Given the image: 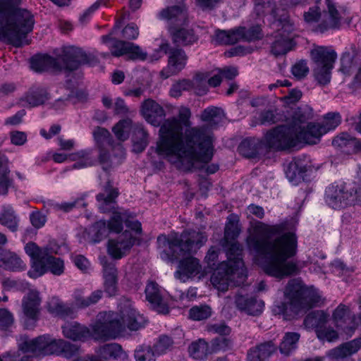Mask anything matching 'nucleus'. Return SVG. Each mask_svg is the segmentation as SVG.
Segmentation results:
<instances>
[{
  "mask_svg": "<svg viewBox=\"0 0 361 361\" xmlns=\"http://www.w3.org/2000/svg\"><path fill=\"white\" fill-rule=\"evenodd\" d=\"M145 121L154 126H159L157 153L182 170L200 167L212 158L214 146L210 131L204 127L192 128L189 108H178V118L164 121L166 116L163 107L152 99L145 100L141 106Z\"/></svg>",
  "mask_w": 361,
  "mask_h": 361,
  "instance_id": "nucleus-1",
  "label": "nucleus"
},
{
  "mask_svg": "<svg viewBox=\"0 0 361 361\" xmlns=\"http://www.w3.org/2000/svg\"><path fill=\"white\" fill-rule=\"evenodd\" d=\"M281 225L256 223L247 238V245L257 254L255 262L266 274L276 278H283L295 274L296 264L288 259L296 252L297 240L293 232L285 233L271 239L281 231Z\"/></svg>",
  "mask_w": 361,
  "mask_h": 361,
  "instance_id": "nucleus-2",
  "label": "nucleus"
},
{
  "mask_svg": "<svg viewBox=\"0 0 361 361\" xmlns=\"http://www.w3.org/2000/svg\"><path fill=\"white\" fill-rule=\"evenodd\" d=\"M145 324L144 317L140 314L131 303L127 302L121 307L120 314L113 312L99 313L90 329L77 322H66L62 326V332L65 337L73 341H85L92 339L104 342L115 339L126 329L137 331Z\"/></svg>",
  "mask_w": 361,
  "mask_h": 361,
  "instance_id": "nucleus-3",
  "label": "nucleus"
},
{
  "mask_svg": "<svg viewBox=\"0 0 361 361\" xmlns=\"http://www.w3.org/2000/svg\"><path fill=\"white\" fill-rule=\"evenodd\" d=\"M123 222L127 228L125 231L116 238L110 239L108 243V253L114 259L122 258L136 243L138 235L141 233L140 223L134 219L129 211L118 209L113 211L107 222L99 221L91 228L92 240L97 243L110 233H120L123 228Z\"/></svg>",
  "mask_w": 361,
  "mask_h": 361,
  "instance_id": "nucleus-4",
  "label": "nucleus"
},
{
  "mask_svg": "<svg viewBox=\"0 0 361 361\" xmlns=\"http://www.w3.org/2000/svg\"><path fill=\"white\" fill-rule=\"evenodd\" d=\"M240 233L238 219L230 215L225 227L224 239L227 250L228 261L223 262L214 270L211 276V283L219 291L228 290L231 283L240 286L244 283L246 270L242 259V247L235 240Z\"/></svg>",
  "mask_w": 361,
  "mask_h": 361,
  "instance_id": "nucleus-5",
  "label": "nucleus"
},
{
  "mask_svg": "<svg viewBox=\"0 0 361 361\" xmlns=\"http://www.w3.org/2000/svg\"><path fill=\"white\" fill-rule=\"evenodd\" d=\"M21 0H0V40L16 47L21 46L22 39L33 28L32 13L19 8Z\"/></svg>",
  "mask_w": 361,
  "mask_h": 361,
  "instance_id": "nucleus-6",
  "label": "nucleus"
},
{
  "mask_svg": "<svg viewBox=\"0 0 361 361\" xmlns=\"http://www.w3.org/2000/svg\"><path fill=\"white\" fill-rule=\"evenodd\" d=\"M20 353L7 355L0 357V361H31L27 353L35 355H62L71 357L79 351L78 346L62 339H55L49 335H42L35 338L21 336L18 341Z\"/></svg>",
  "mask_w": 361,
  "mask_h": 361,
  "instance_id": "nucleus-7",
  "label": "nucleus"
},
{
  "mask_svg": "<svg viewBox=\"0 0 361 361\" xmlns=\"http://www.w3.org/2000/svg\"><path fill=\"white\" fill-rule=\"evenodd\" d=\"M305 121L296 120L291 126H280L269 130L263 140L257 144L255 139H246L242 142L239 148L240 152L247 147H262L274 150H284L296 147L300 143L305 142L306 136Z\"/></svg>",
  "mask_w": 361,
  "mask_h": 361,
  "instance_id": "nucleus-8",
  "label": "nucleus"
},
{
  "mask_svg": "<svg viewBox=\"0 0 361 361\" xmlns=\"http://www.w3.org/2000/svg\"><path fill=\"white\" fill-rule=\"evenodd\" d=\"M284 302H275L273 311L288 319L298 314L300 309L317 305L321 302L319 290L313 287L304 286L299 279L290 280L284 291Z\"/></svg>",
  "mask_w": 361,
  "mask_h": 361,
  "instance_id": "nucleus-9",
  "label": "nucleus"
},
{
  "mask_svg": "<svg viewBox=\"0 0 361 361\" xmlns=\"http://www.w3.org/2000/svg\"><path fill=\"white\" fill-rule=\"evenodd\" d=\"M206 240L207 236L203 233L195 231H185L180 235L173 232L169 235H159L157 238L160 257L166 262L195 252Z\"/></svg>",
  "mask_w": 361,
  "mask_h": 361,
  "instance_id": "nucleus-10",
  "label": "nucleus"
},
{
  "mask_svg": "<svg viewBox=\"0 0 361 361\" xmlns=\"http://www.w3.org/2000/svg\"><path fill=\"white\" fill-rule=\"evenodd\" d=\"M25 251L31 260V269L27 273L30 278H38L47 271L54 275L63 272V261L52 256V254L62 253L61 247L50 244L49 247L41 248L34 243H29L25 246Z\"/></svg>",
  "mask_w": 361,
  "mask_h": 361,
  "instance_id": "nucleus-11",
  "label": "nucleus"
},
{
  "mask_svg": "<svg viewBox=\"0 0 361 361\" xmlns=\"http://www.w3.org/2000/svg\"><path fill=\"white\" fill-rule=\"evenodd\" d=\"M91 56L82 49L73 46L65 47L62 56L58 59L48 55H38L32 58V69L40 72L47 70L59 71L62 69L74 70L80 65L90 63Z\"/></svg>",
  "mask_w": 361,
  "mask_h": 361,
  "instance_id": "nucleus-12",
  "label": "nucleus"
},
{
  "mask_svg": "<svg viewBox=\"0 0 361 361\" xmlns=\"http://www.w3.org/2000/svg\"><path fill=\"white\" fill-rule=\"evenodd\" d=\"M202 35L207 34L212 37V42L215 44H231L243 39L253 41L262 37L261 29L259 26L252 27L248 30L245 27L226 32L224 30H214L212 27H207Z\"/></svg>",
  "mask_w": 361,
  "mask_h": 361,
  "instance_id": "nucleus-13",
  "label": "nucleus"
},
{
  "mask_svg": "<svg viewBox=\"0 0 361 361\" xmlns=\"http://www.w3.org/2000/svg\"><path fill=\"white\" fill-rule=\"evenodd\" d=\"M315 63L314 76L321 85H326L331 79V71L336 59V52L331 48L317 47L311 51Z\"/></svg>",
  "mask_w": 361,
  "mask_h": 361,
  "instance_id": "nucleus-14",
  "label": "nucleus"
},
{
  "mask_svg": "<svg viewBox=\"0 0 361 361\" xmlns=\"http://www.w3.org/2000/svg\"><path fill=\"white\" fill-rule=\"evenodd\" d=\"M276 23L278 30L270 39L271 52L275 56L283 55L294 47V25L289 18L279 20Z\"/></svg>",
  "mask_w": 361,
  "mask_h": 361,
  "instance_id": "nucleus-15",
  "label": "nucleus"
},
{
  "mask_svg": "<svg viewBox=\"0 0 361 361\" xmlns=\"http://www.w3.org/2000/svg\"><path fill=\"white\" fill-rule=\"evenodd\" d=\"M164 54H168L169 59L167 66L161 71L163 78L176 75L185 67L188 57L183 49L171 48L168 43H162L156 54L152 56V59L157 60Z\"/></svg>",
  "mask_w": 361,
  "mask_h": 361,
  "instance_id": "nucleus-16",
  "label": "nucleus"
},
{
  "mask_svg": "<svg viewBox=\"0 0 361 361\" xmlns=\"http://www.w3.org/2000/svg\"><path fill=\"white\" fill-rule=\"evenodd\" d=\"M42 298L39 292L35 288L29 289L23 297L21 310L23 319L26 328H32L39 318L41 312Z\"/></svg>",
  "mask_w": 361,
  "mask_h": 361,
  "instance_id": "nucleus-17",
  "label": "nucleus"
},
{
  "mask_svg": "<svg viewBox=\"0 0 361 361\" xmlns=\"http://www.w3.org/2000/svg\"><path fill=\"white\" fill-rule=\"evenodd\" d=\"M349 190L344 183L331 184L325 191L326 202L334 209H340L357 203L355 192L353 194Z\"/></svg>",
  "mask_w": 361,
  "mask_h": 361,
  "instance_id": "nucleus-18",
  "label": "nucleus"
},
{
  "mask_svg": "<svg viewBox=\"0 0 361 361\" xmlns=\"http://www.w3.org/2000/svg\"><path fill=\"white\" fill-rule=\"evenodd\" d=\"M209 272V270L207 268L202 267L197 258L187 257L180 260L174 276L181 282L200 281L204 278Z\"/></svg>",
  "mask_w": 361,
  "mask_h": 361,
  "instance_id": "nucleus-19",
  "label": "nucleus"
},
{
  "mask_svg": "<svg viewBox=\"0 0 361 361\" xmlns=\"http://www.w3.org/2000/svg\"><path fill=\"white\" fill-rule=\"evenodd\" d=\"M341 123V116L338 113L327 114L322 125L319 123H306L305 132L306 143L315 144L323 135L330 130H334Z\"/></svg>",
  "mask_w": 361,
  "mask_h": 361,
  "instance_id": "nucleus-20",
  "label": "nucleus"
},
{
  "mask_svg": "<svg viewBox=\"0 0 361 361\" xmlns=\"http://www.w3.org/2000/svg\"><path fill=\"white\" fill-rule=\"evenodd\" d=\"M110 35L102 37L104 43H107L111 51V54L115 56L127 55L129 59L133 60H145L147 58V54L143 51L140 47L131 42H127L118 40H110Z\"/></svg>",
  "mask_w": 361,
  "mask_h": 361,
  "instance_id": "nucleus-21",
  "label": "nucleus"
},
{
  "mask_svg": "<svg viewBox=\"0 0 361 361\" xmlns=\"http://www.w3.org/2000/svg\"><path fill=\"white\" fill-rule=\"evenodd\" d=\"M161 20H166L171 27L184 25L188 22V8L185 0H176V4L162 9L158 14Z\"/></svg>",
  "mask_w": 361,
  "mask_h": 361,
  "instance_id": "nucleus-22",
  "label": "nucleus"
},
{
  "mask_svg": "<svg viewBox=\"0 0 361 361\" xmlns=\"http://www.w3.org/2000/svg\"><path fill=\"white\" fill-rule=\"evenodd\" d=\"M312 169V164L308 158L298 157L288 164L285 173L290 183L293 185H298L304 180L305 173Z\"/></svg>",
  "mask_w": 361,
  "mask_h": 361,
  "instance_id": "nucleus-23",
  "label": "nucleus"
},
{
  "mask_svg": "<svg viewBox=\"0 0 361 361\" xmlns=\"http://www.w3.org/2000/svg\"><path fill=\"white\" fill-rule=\"evenodd\" d=\"M165 291L157 283L149 281L145 288V298L151 307L157 312L166 314L168 312L166 302L164 300Z\"/></svg>",
  "mask_w": 361,
  "mask_h": 361,
  "instance_id": "nucleus-24",
  "label": "nucleus"
},
{
  "mask_svg": "<svg viewBox=\"0 0 361 361\" xmlns=\"http://www.w3.org/2000/svg\"><path fill=\"white\" fill-rule=\"evenodd\" d=\"M103 267L104 288L109 295H115L118 291V272L115 265L107 262L105 257L100 259Z\"/></svg>",
  "mask_w": 361,
  "mask_h": 361,
  "instance_id": "nucleus-25",
  "label": "nucleus"
},
{
  "mask_svg": "<svg viewBox=\"0 0 361 361\" xmlns=\"http://www.w3.org/2000/svg\"><path fill=\"white\" fill-rule=\"evenodd\" d=\"M325 3L327 11L324 15L323 24L320 25L322 31L338 27L345 15V12L342 8H337L334 0H325Z\"/></svg>",
  "mask_w": 361,
  "mask_h": 361,
  "instance_id": "nucleus-26",
  "label": "nucleus"
},
{
  "mask_svg": "<svg viewBox=\"0 0 361 361\" xmlns=\"http://www.w3.org/2000/svg\"><path fill=\"white\" fill-rule=\"evenodd\" d=\"M234 302L239 310L250 315L261 314L264 305L263 301L241 293L235 295Z\"/></svg>",
  "mask_w": 361,
  "mask_h": 361,
  "instance_id": "nucleus-27",
  "label": "nucleus"
},
{
  "mask_svg": "<svg viewBox=\"0 0 361 361\" xmlns=\"http://www.w3.org/2000/svg\"><path fill=\"white\" fill-rule=\"evenodd\" d=\"M333 319L336 327L345 334L352 335L356 324L354 318L350 316L349 310L345 305H339L333 314Z\"/></svg>",
  "mask_w": 361,
  "mask_h": 361,
  "instance_id": "nucleus-28",
  "label": "nucleus"
},
{
  "mask_svg": "<svg viewBox=\"0 0 361 361\" xmlns=\"http://www.w3.org/2000/svg\"><path fill=\"white\" fill-rule=\"evenodd\" d=\"M122 353L121 345L117 343H109L104 345L97 350V356L79 357L74 361H104L109 358H114L120 357Z\"/></svg>",
  "mask_w": 361,
  "mask_h": 361,
  "instance_id": "nucleus-29",
  "label": "nucleus"
},
{
  "mask_svg": "<svg viewBox=\"0 0 361 361\" xmlns=\"http://www.w3.org/2000/svg\"><path fill=\"white\" fill-rule=\"evenodd\" d=\"M118 192L110 182L104 186L103 192L97 195L99 208L104 212L114 209V204Z\"/></svg>",
  "mask_w": 361,
  "mask_h": 361,
  "instance_id": "nucleus-30",
  "label": "nucleus"
},
{
  "mask_svg": "<svg viewBox=\"0 0 361 361\" xmlns=\"http://www.w3.org/2000/svg\"><path fill=\"white\" fill-rule=\"evenodd\" d=\"M75 303L72 305L64 304L58 298H51L47 302V310L54 316L61 318L72 317L75 313Z\"/></svg>",
  "mask_w": 361,
  "mask_h": 361,
  "instance_id": "nucleus-31",
  "label": "nucleus"
},
{
  "mask_svg": "<svg viewBox=\"0 0 361 361\" xmlns=\"http://www.w3.org/2000/svg\"><path fill=\"white\" fill-rule=\"evenodd\" d=\"M0 263L4 269L14 272L24 271L27 267L24 261L16 253L11 251H5L1 255Z\"/></svg>",
  "mask_w": 361,
  "mask_h": 361,
  "instance_id": "nucleus-32",
  "label": "nucleus"
},
{
  "mask_svg": "<svg viewBox=\"0 0 361 361\" xmlns=\"http://www.w3.org/2000/svg\"><path fill=\"white\" fill-rule=\"evenodd\" d=\"M173 42L178 44L187 46L195 43L197 39V35L192 29L189 27H171L169 30Z\"/></svg>",
  "mask_w": 361,
  "mask_h": 361,
  "instance_id": "nucleus-33",
  "label": "nucleus"
},
{
  "mask_svg": "<svg viewBox=\"0 0 361 361\" xmlns=\"http://www.w3.org/2000/svg\"><path fill=\"white\" fill-rule=\"evenodd\" d=\"M276 350V345L271 342H266L252 348L247 352L248 361H264Z\"/></svg>",
  "mask_w": 361,
  "mask_h": 361,
  "instance_id": "nucleus-34",
  "label": "nucleus"
},
{
  "mask_svg": "<svg viewBox=\"0 0 361 361\" xmlns=\"http://www.w3.org/2000/svg\"><path fill=\"white\" fill-rule=\"evenodd\" d=\"M222 76L221 73H219V71L216 73L212 76H209L208 73H198L194 77V82L197 84L198 88V94H202L206 92L207 85L216 87L221 83Z\"/></svg>",
  "mask_w": 361,
  "mask_h": 361,
  "instance_id": "nucleus-35",
  "label": "nucleus"
},
{
  "mask_svg": "<svg viewBox=\"0 0 361 361\" xmlns=\"http://www.w3.org/2000/svg\"><path fill=\"white\" fill-rule=\"evenodd\" d=\"M19 217L11 205H4L0 212V224L11 232H16L19 226Z\"/></svg>",
  "mask_w": 361,
  "mask_h": 361,
  "instance_id": "nucleus-36",
  "label": "nucleus"
},
{
  "mask_svg": "<svg viewBox=\"0 0 361 361\" xmlns=\"http://www.w3.org/2000/svg\"><path fill=\"white\" fill-rule=\"evenodd\" d=\"M49 99L47 90L43 88L30 90L23 98V106L27 107H35L43 104Z\"/></svg>",
  "mask_w": 361,
  "mask_h": 361,
  "instance_id": "nucleus-37",
  "label": "nucleus"
},
{
  "mask_svg": "<svg viewBox=\"0 0 361 361\" xmlns=\"http://www.w3.org/2000/svg\"><path fill=\"white\" fill-rule=\"evenodd\" d=\"M90 152V150L85 149L69 154V159L75 162L73 168L81 169L92 166L93 159L91 157Z\"/></svg>",
  "mask_w": 361,
  "mask_h": 361,
  "instance_id": "nucleus-38",
  "label": "nucleus"
},
{
  "mask_svg": "<svg viewBox=\"0 0 361 361\" xmlns=\"http://www.w3.org/2000/svg\"><path fill=\"white\" fill-rule=\"evenodd\" d=\"M300 334L295 332L286 333L279 345V350L284 355H289L297 348Z\"/></svg>",
  "mask_w": 361,
  "mask_h": 361,
  "instance_id": "nucleus-39",
  "label": "nucleus"
},
{
  "mask_svg": "<svg viewBox=\"0 0 361 361\" xmlns=\"http://www.w3.org/2000/svg\"><path fill=\"white\" fill-rule=\"evenodd\" d=\"M148 144V134L141 125L135 128V133L133 137V150L139 153L142 152Z\"/></svg>",
  "mask_w": 361,
  "mask_h": 361,
  "instance_id": "nucleus-40",
  "label": "nucleus"
},
{
  "mask_svg": "<svg viewBox=\"0 0 361 361\" xmlns=\"http://www.w3.org/2000/svg\"><path fill=\"white\" fill-rule=\"evenodd\" d=\"M1 284L3 292H25L31 288V285L27 281L21 279L6 278L2 281Z\"/></svg>",
  "mask_w": 361,
  "mask_h": 361,
  "instance_id": "nucleus-41",
  "label": "nucleus"
},
{
  "mask_svg": "<svg viewBox=\"0 0 361 361\" xmlns=\"http://www.w3.org/2000/svg\"><path fill=\"white\" fill-rule=\"evenodd\" d=\"M201 118L203 121L208 122L212 127H214L223 121L224 112L220 108L211 106L204 110Z\"/></svg>",
  "mask_w": 361,
  "mask_h": 361,
  "instance_id": "nucleus-42",
  "label": "nucleus"
},
{
  "mask_svg": "<svg viewBox=\"0 0 361 361\" xmlns=\"http://www.w3.org/2000/svg\"><path fill=\"white\" fill-rule=\"evenodd\" d=\"M328 315L323 311H317L310 313L304 321L305 326L308 328L315 329L317 332L319 326H322L323 324L327 323Z\"/></svg>",
  "mask_w": 361,
  "mask_h": 361,
  "instance_id": "nucleus-43",
  "label": "nucleus"
},
{
  "mask_svg": "<svg viewBox=\"0 0 361 361\" xmlns=\"http://www.w3.org/2000/svg\"><path fill=\"white\" fill-rule=\"evenodd\" d=\"M191 89L195 90L197 94H198V88L197 87V84L194 82V79L192 81L188 79H183L172 85L170 90V95L172 97L177 98L182 94L183 91H188Z\"/></svg>",
  "mask_w": 361,
  "mask_h": 361,
  "instance_id": "nucleus-44",
  "label": "nucleus"
},
{
  "mask_svg": "<svg viewBox=\"0 0 361 361\" xmlns=\"http://www.w3.org/2000/svg\"><path fill=\"white\" fill-rule=\"evenodd\" d=\"M190 355L195 360H202L209 353L208 344L202 339L192 342L189 346Z\"/></svg>",
  "mask_w": 361,
  "mask_h": 361,
  "instance_id": "nucleus-45",
  "label": "nucleus"
},
{
  "mask_svg": "<svg viewBox=\"0 0 361 361\" xmlns=\"http://www.w3.org/2000/svg\"><path fill=\"white\" fill-rule=\"evenodd\" d=\"M131 128V120L129 118L123 119L113 128V132L119 140L124 141L128 138Z\"/></svg>",
  "mask_w": 361,
  "mask_h": 361,
  "instance_id": "nucleus-46",
  "label": "nucleus"
},
{
  "mask_svg": "<svg viewBox=\"0 0 361 361\" xmlns=\"http://www.w3.org/2000/svg\"><path fill=\"white\" fill-rule=\"evenodd\" d=\"M102 296V290H97L86 298L78 295L75 298V306L78 308H84L97 303Z\"/></svg>",
  "mask_w": 361,
  "mask_h": 361,
  "instance_id": "nucleus-47",
  "label": "nucleus"
},
{
  "mask_svg": "<svg viewBox=\"0 0 361 361\" xmlns=\"http://www.w3.org/2000/svg\"><path fill=\"white\" fill-rule=\"evenodd\" d=\"M332 145L340 148L349 147L355 149L358 147V141L348 133H341L333 140Z\"/></svg>",
  "mask_w": 361,
  "mask_h": 361,
  "instance_id": "nucleus-48",
  "label": "nucleus"
},
{
  "mask_svg": "<svg viewBox=\"0 0 361 361\" xmlns=\"http://www.w3.org/2000/svg\"><path fill=\"white\" fill-rule=\"evenodd\" d=\"M317 336L322 341L334 342L338 338L337 331L326 325L319 326L317 330Z\"/></svg>",
  "mask_w": 361,
  "mask_h": 361,
  "instance_id": "nucleus-49",
  "label": "nucleus"
},
{
  "mask_svg": "<svg viewBox=\"0 0 361 361\" xmlns=\"http://www.w3.org/2000/svg\"><path fill=\"white\" fill-rule=\"evenodd\" d=\"M102 104L108 109L114 107L115 113L118 114H125L128 112V108L125 104L123 99L120 97L116 98L113 103L111 98L104 96L102 98Z\"/></svg>",
  "mask_w": 361,
  "mask_h": 361,
  "instance_id": "nucleus-50",
  "label": "nucleus"
},
{
  "mask_svg": "<svg viewBox=\"0 0 361 361\" xmlns=\"http://www.w3.org/2000/svg\"><path fill=\"white\" fill-rule=\"evenodd\" d=\"M93 136L98 147L101 149L107 145H111L109 132L102 128H97L93 131Z\"/></svg>",
  "mask_w": 361,
  "mask_h": 361,
  "instance_id": "nucleus-51",
  "label": "nucleus"
},
{
  "mask_svg": "<svg viewBox=\"0 0 361 361\" xmlns=\"http://www.w3.org/2000/svg\"><path fill=\"white\" fill-rule=\"evenodd\" d=\"M212 314V310L208 305L194 306L190 310V318L200 321L209 318Z\"/></svg>",
  "mask_w": 361,
  "mask_h": 361,
  "instance_id": "nucleus-52",
  "label": "nucleus"
},
{
  "mask_svg": "<svg viewBox=\"0 0 361 361\" xmlns=\"http://www.w3.org/2000/svg\"><path fill=\"white\" fill-rule=\"evenodd\" d=\"M109 0H97L89 8L85 9L80 16V20L85 23L92 16V15L101 7L106 6Z\"/></svg>",
  "mask_w": 361,
  "mask_h": 361,
  "instance_id": "nucleus-53",
  "label": "nucleus"
},
{
  "mask_svg": "<svg viewBox=\"0 0 361 361\" xmlns=\"http://www.w3.org/2000/svg\"><path fill=\"white\" fill-rule=\"evenodd\" d=\"M136 361H155L154 353L150 347H140L135 353Z\"/></svg>",
  "mask_w": 361,
  "mask_h": 361,
  "instance_id": "nucleus-54",
  "label": "nucleus"
},
{
  "mask_svg": "<svg viewBox=\"0 0 361 361\" xmlns=\"http://www.w3.org/2000/svg\"><path fill=\"white\" fill-rule=\"evenodd\" d=\"M72 261L75 266L84 273H88L91 270V264L89 260L81 255L72 256Z\"/></svg>",
  "mask_w": 361,
  "mask_h": 361,
  "instance_id": "nucleus-55",
  "label": "nucleus"
},
{
  "mask_svg": "<svg viewBox=\"0 0 361 361\" xmlns=\"http://www.w3.org/2000/svg\"><path fill=\"white\" fill-rule=\"evenodd\" d=\"M173 341L167 336H161L154 345V350L157 354L161 355L164 353L172 345Z\"/></svg>",
  "mask_w": 361,
  "mask_h": 361,
  "instance_id": "nucleus-56",
  "label": "nucleus"
},
{
  "mask_svg": "<svg viewBox=\"0 0 361 361\" xmlns=\"http://www.w3.org/2000/svg\"><path fill=\"white\" fill-rule=\"evenodd\" d=\"M80 202H82V199L77 198L68 202H56L52 204V206L55 209L68 212L78 206Z\"/></svg>",
  "mask_w": 361,
  "mask_h": 361,
  "instance_id": "nucleus-57",
  "label": "nucleus"
},
{
  "mask_svg": "<svg viewBox=\"0 0 361 361\" xmlns=\"http://www.w3.org/2000/svg\"><path fill=\"white\" fill-rule=\"evenodd\" d=\"M14 321L13 314L6 308L0 309V328L9 327Z\"/></svg>",
  "mask_w": 361,
  "mask_h": 361,
  "instance_id": "nucleus-58",
  "label": "nucleus"
},
{
  "mask_svg": "<svg viewBox=\"0 0 361 361\" xmlns=\"http://www.w3.org/2000/svg\"><path fill=\"white\" fill-rule=\"evenodd\" d=\"M309 71L307 63L304 61H299L293 66L292 74L298 79H301L306 76Z\"/></svg>",
  "mask_w": 361,
  "mask_h": 361,
  "instance_id": "nucleus-59",
  "label": "nucleus"
},
{
  "mask_svg": "<svg viewBox=\"0 0 361 361\" xmlns=\"http://www.w3.org/2000/svg\"><path fill=\"white\" fill-rule=\"evenodd\" d=\"M10 138L13 145L21 146L27 142V134L22 131H12L10 133Z\"/></svg>",
  "mask_w": 361,
  "mask_h": 361,
  "instance_id": "nucleus-60",
  "label": "nucleus"
},
{
  "mask_svg": "<svg viewBox=\"0 0 361 361\" xmlns=\"http://www.w3.org/2000/svg\"><path fill=\"white\" fill-rule=\"evenodd\" d=\"M123 37L129 39H134L138 37V27L134 23L126 25L122 31Z\"/></svg>",
  "mask_w": 361,
  "mask_h": 361,
  "instance_id": "nucleus-61",
  "label": "nucleus"
},
{
  "mask_svg": "<svg viewBox=\"0 0 361 361\" xmlns=\"http://www.w3.org/2000/svg\"><path fill=\"white\" fill-rule=\"evenodd\" d=\"M31 224L37 228L42 227L46 222V217L39 212H32L30 216Z\"/></svg>",
  "mask_w": 361,
  "mask_h": 361,
  "instance_id": "nucleus-62",
  "label": "nucleus"
},
{
  "mask_svg": "<svg viewBox=\"0 0 361 361\" xmlns=\"http://www.w3.org/2000/svg\"><path fill=\"white\" fill-rule=\"evenodd\" d=\"M321 13L317 6L312 7L309 11L304 13V18L307 23H312L317 22L320 17Z\"/></svg>",
  "mask_w": 361,
  "mask_h": 361,
  "instance_id": "nucleus-63",
  "label": "nucleus"
},
{
  "mask_svg": "<svg viewBox=\"0 0 361 361\" xmlns=\"http://www.w3.org/2000/svg\"><path fill=\"white\" fill-rule=\"evenodd\" d=\"M11 185V180L9 178V173H0V195H6Z\"/></svg>",
  "mask_w": 361,
  "mask_h": 361,
  "instance_id": "nucleus-64",
  "label": "nucleus"
}]
</instances>
